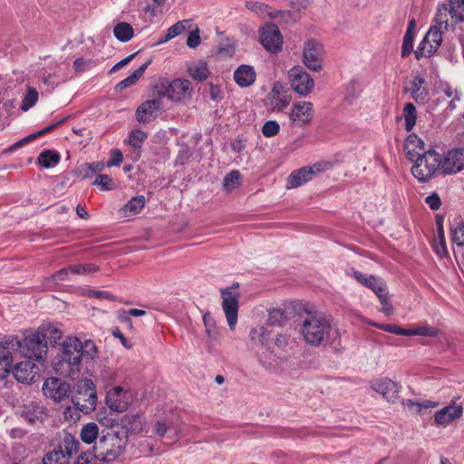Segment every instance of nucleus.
<instances>
[{
	"label": "nucleus",
	"instance_id": "f257e3e1",
	"mask_svg": "<svg viewBox=\"0 0 464 464\" xmlns=\"http://www.w3.org/2000/svg\"><path fill=\"white\" fill-rule=\"evenodd\" d=\"M300 334L307 344L315 347L339 337L337 329L322 314H307L302 321Z\"/></svg>",
	"mask_w": 464,
	"mask_h": 464
},
{
	"label": "nucleus",
	"instance_id": "f03ea898",
	"mask_svg": "<svg viewBox=\"0 0 464 464\" xmlns=\"http://www.w3.org/2000/svg\"><path fill=\"white\" fill-rule=\"evenodd\" d=\"M127 442L128 432L124 428L111 427L102 430L93 447L95 457L101 461H113L122 453Z\"/></svg>",
	"mask_w": 464,
	"mask_h": 464
},
{
	"label": "nucleus",
	"instance_id": "7ed1b4c3",
	"mask_svg": "<svg viewBox=\"0 0 464 464\" xmlns=\"http://www.w3.org/2000/svg\"><path fill=\"white\" fill-rule=\"evenodd\" d=\"M82 342L77 337L68 338L63 345V354L54 362V370L66 377L74 378L80 372L82 353Z\"/></svg>",
	"mask_w": 464,
	"mask_h": 464
},
{
	"label": "nucleus",
	"instance_id": "20e7f679",
	"mask_svg": "<svg viewBox=\"0 0 464 464\" xmlns=\"http://www.w3.org/2000/svg\"><path fill=\"white\" fill-rule=\"evenodd\" d=\"M415 163L411 168L412 175L420 182H427L432 179L442 168V160L437 151L429 150L413 160Z\"/></svg>",
	"mask_w": 464,
	"mask_h": 464
},
{
	"label": "nucleus",
	"instance_id": "39448f33",
	"mask_svg": "<svg viewBox=\"0 0 464 464\" xmlns=\"http://www.w3.org/2000/svg\"><path fill=\"white\" fill-rule=\"evenodd\" d=\"M73 406L84 414L91 413L96 408L97 394L95 386L91 380L84 379L77 382L72 397Z\"/></svg>",
	"mask_w": 464,
	"mask_h": 464
},
{
	"label": "nucleus",
	"instance_id": "423d86ee",
	"mask_svg": "<svg viewBox=\"0 0 464 464\" xmlns=\"http://www.w3.org/2000/svg\"><path fill=\"white\" fill-rule=\"evenodd\" d=\"M155 90L160 96H168L173 102L190 97L191 82L185 79H176L171 82L165 78H160L155 84Z\"/></svg>",
	"mask_w": 464,
	"mask_h": 464
},
{
	"label": "nucleus",
	"instance_id": "0eeeda50",
	"mask_svg": "<svg viewBox=\"0 0 464 464\" xmlns=\"http://www.w3.org/2000/svg\"><path fill=\"white\" fill-rule=\"evenodd\" d=\"M16 345L27 359L43 362L46 358L48 347L43 333L36 332L26 336L23 341L17 340Z\"/></svg>",
	"mask_w": 464,
	"mask_h": 464
},
{
	"label": "nucleus",
	"instance_id": "6e6552de",
	"mask_svg": "<svg viewBox=\"0 0 464 464\" xmlns=\"http://www.w3.org/2000/svg\"><path fill=\"white\" fill-rule=\"evenodd\" d=\"M324 46L314 39L304 42L303 63L311 71L319 72L323 68Z\"/></svg>",
	"mask_w": 464,
	"mask_h": 464
},
{
	"label": "nucleus",
	"instance_id": "1a4fd4ad",
	"mask_svg": "<svg viewBox=\"0 0 464 464\" xmlns=\"http://www.w3.org/2000/svg\"><path fill=\"white\" fill-rule=\"evenodd\" d=\"M330 168L328 162H317L310 167H304L293 171L286 179V188H295L311 180L313 177Z\"/></svg>",
	"mask_w": 464,
	"mask_h": 464
},
{
	"label": "nucleus",
	"instance_id": "9d476101",
	"mask_svg": "<svg viewBox=\"0 0 464 464\" xmlns=\"http://www.w3.org/2000/svg\"><path fill=\"white\" fill-rule=\"evenodd\" d=\"M238 284L236 283L231 288L221 289L222 296V308L226 314V318L228 326L231 330H234L237 322V312H238V297L239 294H233L231 289H237Z\"/></svg>",
	"mask_w": 464,
	"mask_h": 464
},
{
	"label": "nucleus",
	"instance_id": "9b49d317",
	"mask_svg": "<svg viewBox=\"0 0 464 464\" xmlns=\"http://www.w3.org/2000/svg\"><path fill=\"white\" fill-rule=\"evenodd\" d=\"M294 339L283 333L277 334L273 340V347L267 346L276 363L285 362L294 348Z\"/></svg>",
	"mask_w": 464,
	"mask_h": 464
},
{
	"label": "nucleus",
	"instance_id": "f8f14e48",
	"mask_svg": "<svg viewBox=\"0 0 464 464\" xmlns=\"http://www.w3.org/2000/svg\"><path fill=\"white\" fill-rule=\"evenodd\" d=\"M291 86L301 96L308 95L314 89V82L310 74L302 67L292 68L288 72Z\"/></svg>",
	"mask_w": 464,
	"mask_h": 464
},
{
	"label": "nucleus",
	"instance_id": "ddd939ff",
	"mask_svg": "<svg viewBox=\"0 0 464 464\" xmlns=\"http://www.w3.org/2000/svg\"><path fill=\"white\" fill-rule=\"evenodd\" d=\"M260 42L265 49L270 53H277L283 45V36L278 26L275 24H266L260 29Z\"/></svg>",
	"mask_w": 464,
	"mask_h": 464
},
{
	"label": "nucleus",
	"instance_id": "4468645a",
	"mask_svg": "<svg viewBox=\"0 0 464 464\" xmlns=\"http://www.w3.org/2000/svg\"><path fill=\"white\" fill-rule=\"evenodd\" d=\"M460 396L452 399L450 404L445 406L434 414V422L438 426L446 427L450 423L459 420L463 415V405L459 402Z\"/></svg>",
	"mask_w": 464,
	"mask_h": 464
},
{
	"label": "nucleus",
	"instance_id": "2eb2a0df",
	"mask_svg": "<svg viewBox=\"0 0 464 464\" xmlns=\"http://www.w3.org/2000/svg\"><path fill=\"white\" fill-rule=\"evenodd\" d=\"M44 394L54 401H61L72 392L71 385L59 378H47L43 385Z\"/></svg>",
	"mask_w": 464,
	"mask_h": 464
},
{
	"label": "nucleus",
	"instance_id": "dca6fc26",
	"mask_svg": "<svg viewBox=\"0 0 464 464\" xmlns=\"http://www.w3.org/2000/svg\"><path fill=\"white\" fill-rule=\"evenodd\" d=\"M314 116V107L309 102H298L295 103L289 113L292 126L304 127L311 123Z\"/></svg>",
	"mask_w": 464,
	"mask_h": 464
},
{
	"label": "nucleus",
	"instance_id": "f3484780",
	"mask_svg": "<svg viewBox=\"0 0 464 464\" xmlns=\"http://www.w3.org/2000/svg\"><path fill=\"white\" fill-rule=\"evenodd\" d=\"M14 378L22 383H30L35 381V377L39 374V368L34 362L28 359L26 361L16 363L13 368Z\"/></svg>",
	"mask_w": 464,
	"mask_h": 464
},
{
	"label": "nucleus",
	"instance_id": "a211bd4d",
	"mask_svg": "<svg viewBox=\"0 0 464 464\" xmlns=\"http://www.w3.org/2000/svg\"><path fill=\"white\" fill-rule=\"evenodd\" d=\"M371 388L388 401H394L397 399L400 389L397 382L386 377L372 381Z\"/></svg>",
	"mask_w": 464,
	"mask_h": 464
},
{
	"label": "nucleus",
	"instance_id": "6ab92c4d",
	"mask_svg": "<svg viewBox=\"0 0 464 464\" xmlns=\"http://www.w3.org/2000/svg\"><path fill=\"white\" fill-rule=\"evenodd\" d=\"M464 169V149L450 150L442 160V172L457 173Z\"/></svg>",
	"mask_w": 464,
	"mask_h": 464
},
{
	"label": "nucleus",
	"instance_id": "aec40b11",
	"mask_svg": "<svg viewBox=\"0 0 464 464\" xmlns=\"http://www.w3.org/2000/svg\"><path fill=\"white\" fill-rule=\"evenodd\" d=\"M20 415L28 423L34 424L37 421L42 422L45 419L47 416V411L40 402L31 401L23 406Z\"/></svg>",
	"mask_w": 464,
	"mask_h": 464
},
{
	"label": "nucleus",
	"instance_id": "412c9836",
	"mask_svg": "<svg viewBox=\"0 0 464 464\" xmlns=\"http://www.w3.org/2000/svg\"><path fill=\"white\" fill-rule=\"evenodd\" d=\"M160 108L161 102L158 99L144 102L136 111L137 121L142 123L149 122Z\"/></svg>",
	"mask_w": 464,
	"mask_h": 464
},
{
	"label": "nucleus",
	"instance_id": "4be33fe9",
	"mask_svg": "<svg viewBox=\"0 0 464 464\" xmlns=\"http://www.w3.org/2000/svg\"><path fill=\"white\" fill-rule=\"evenodd\" d=\"M404 150L410 160H414L415 158L427 152L424 148V141L415 133H411L407 137L404 143Z\"/></svg>",
	"mask_w": 464,
	"mask_h": 464
},
{
	"label": "nucleus",
	"instance_id": "5701e85b",
	"mask_svg": "<svg viewBox=\"0 0 464 464\" xmlns=\"http://www.w3.org/2000/svg\"><path fill=\"white\" fill-rule=\"evenodd\" d=\"M353 276L359 283L370 288L375 293V295L379 294L380 292H385L387 288L385 283L381 278H378L374 276H367L359 271H355Z\"/></svg>",
	"mask_w": 464,
	"mask_h": 464
},
{
	"label": "nucleus",
	"instance_id": "b1692460",
	"mask_svg": "<svg viewBox=\"0 0 464 464\" xmlns=\"http://www.w3.org/2000/svg\"><path fill=\"white\" fill-rule=\"evenodd\" d=\"M153 433L159 437H164L169 434L170 438H175L178 435V429L172 418L166 417L155 422L153 425Z\"/></svg>",
	"mask_w": 464,
	"mask_h": 464
},
{
	"label": "nucleus",
	"instance_id": "393cba45",
	"mask_svg": "<svg viewBox=\"0 0 464 464\" xmlns=\"http://www.w3.org/2000/svg\"><path fill=\"white\" fill-rule=\"evenodd\" d=\"M235 82L241 87H248L256 80V72L250 65H241L234 72Z\"/></svg>",
	"mask_w": 464,
	"mask_h": 464
},
{
	"label": "nucleus",
	"instance_id": "a878e982",
	"mask_svg": "<svg viewBox=\"0 0 464 464\" xmlns=\"http://www.w3.org/2000/svg\"><path fill=\"white\" fill-rule=\"evenodd\" d=\"M122 392L121 387H115L108 392L106 403L111 410L118 412H122L127 410V402L122 401L121 398H119L121 396Z\"/></svg>",
	"mask_w": 464,
	"mask_h": 464
},
{
	"label": "nucleus",
	"instance_id": "bb28decb",
	"mask_svg": "<svg viewBox=\"0 0 464 464\" xmlns=\"http://www.w3.org/2000/svg\"><path fill=\"white\" fill-rule=\"evenodd\" d=\"M144 205L145 198L143 196L134 197L120 208L119 214L121 218H128L136 215L142 210Z\"/></svg>",
	"mask_w": 464,
	"mask_h": 464
},
{
	"label": "nucleus",
	"instance_id": "cd10ccee",
	"mask_svg": "<svg viewBox=\"0 0 464 464\" xmlns=\"http://www.w3.org/2000/svg\"><path fill=\"white\" fill-rule=\"evenodd\" d=\"M151 60H148L145 63H143L141 66H140L137 70H135L130 76L123 79L116 85V90L122 91L133 84H135L138 80L142 76L145 70L148 68V66L150 64Z\"/></svg>",
	"mask_w": 464,
	"mask_h": 464
},
{
	"label": "nucleus",
	"instance_id": "c85d7f7f",
	"mask_svg": "<svg viewBox=\"0 0 464 464\" xmlns=\"http://www.w3.org/2000/svg\"><path fill=\"white\" fill-rule=\"evenodd\" d=\"M80 436L84 443L91 444L92 442H96L99 440L101 432L96 423L89 422L83 425L81 430Z\"/></svg>",
	"mask_w": 464,
	"mask_h": 464
},
{
	"label": "nucleus",
	"instance_id": "c756f323",
	"mask_svg": "<svg viewBox=\"0 0 464 464\" xmlns=\"http://www.w3.org/2000/svg\"><path fill=\"white\" fill-rule=\"evenodd\" d=\"M113 34L118 41L126 43L133 37L134 30L129 23L120 22L114 26Z\"/></svg>",
	"mask_w": 464,
	"mask_h": 464
},
{
	"label": "nucleus",
	"instance_id": "7c9ffc66",
	"mask_svg": "<svg viewBox=\"0 0 464 464\" xmlns=\"http://www.w3.org/2000/svg\"><path fill=\"white\" fill-rule=\"evenodd\" d=\"M424 82V78L420 75H416L412 81L411 96L417 103L424 102L428 95V91L422 88Z\"/></svg>",
	"mask_w": 464,
	"mask_h": 464
},
{
	"label": "nucleus",
	"instance_id": "2f4dec72",
	"mask_svg": "<svg viewBox=\"0 0 464 464\" xmlns=\"http://www.w3.org/2000/svg\"><path fill=\"white\" fill-rule=\"evenodd\" d=\"M250 339L258 345L266 346L270 339V333L265 326L252 328L249 333Z\"/></svg>",
	"mask_w": 464,
	"mask_h": 464
},
{
	"label": "nucleus",
	"instance_id": "473e14b6",
	"mask_svg": "<svg viewBox=\"0 0 464 464\" xmlns=\"http://www.w3.org/2000/svg\"><path fill=\"white\" fill-rule=\"evenodd\" d=\"M68 457L64 454L62 446L44 455L42 464H68Z\"/></svg>",
	"mask_w": 464,
	"mask_h": 464
},
{
	"label": "nucleus",
	"instance_id": "72a5a7b5",
	"mask_svg": "<svg viewBox=\"0 0 464 464\" xmlns=\"http://www.w3.org/2000/svg\"><path fill=\"white\" fill-rule=\"evenodd\" d=\"M60 154L54 150H46L40 153L38 157L39 164L45 168L49 169L53 165H56L60 161Z\"/></svg>",
	"mask_w": 464,
	"mask_h": 464
},
{
	"label": "nucleus",
	"instance_id": "f704fd0d",
	"mask_svg": "<svg viewBox=\"0 0 464 464\" xmlns=\"http://www.w3.org/2000/svg\"><path fill=\"white\" fill-rule=\"evenodd\" d=\"M13 355L6 348L0 349V379L10 372L13 366Z\"/></svg>",
	"mask_w": 464,
	"mask_h": 464
},
{
	"label": "nucleus",
	"instance_id": "c9c22d12",
	"mask_svg": "<svg viewBox=\"0 0 464 464\" xmlns=\"http://www.w3.org/2000/svg\"><path fill=\"white\" fill-rule=\"evenodd\" d=\"M402 116L405 121V130L411 131L416 124L417 112L413 103L408 102L404 105Z\"/></svg>",
	"mask_w": 464,
	"mask_h": 464
},
{
	"label": "nucleus",
	"instance_id": "e433bc0d",
	"mask_svg": "<svg viewBox=\"0 0 464 464\" xmlns=\"http://www.w3.org/2000/svg\"><path fill=\"white\" fill-rule=\"evenodd\" d=\"M450 15L455 23L464 21V0H449Z\"/></svg>",
	"mask_w": 464,
	"mask_h": 464
},
{
	"label": "nucleus",
	"instance_id": "4c0bfd02",
	"mask_svg": "<svg viewBox=\"0 0 464 464\" xmlns=\"http://www.w3.org/2000/svg\"><path fill=\"white\" fill-rule=\"evenodd\" d=\"M203 324L205 326V333L208 337L212 340H217L218 337V330L216 321L209 312L204 314Z\"/></svg>",
	"mask_w": 464,
	"mask_h": 464
},
{
	"label": "nucleus",
	"instance_id": "58836bf2",
	"mask_svg": "<svg viewBox=\"0 0 464 464\" xmlns=\"http://www.w3.org/2000/svg\"><path fill=\"white\" fill-rule=\"evenodd\" d=\"M189 74L195 80L205 81L209 75L207 63H199L194 66H191L189 68Z\"/></svg>",
	"mask_w": 464,
	"mask_h": 464
},
{
	"label": "nucleus",
	"instance_id": "ea45409f",
	"mask_svg": "<svg viewBox=\"0 0 464 464\" xmlns=\"http://www.w3.org/2000/svg\"><path fill=\"white\" fill-rule=\"evenodd\" d=\"M240 173L238 170H232L223 179V187L230 192L239 186Z\"/></svg>",
	"mask_w": 464,
	"mask_h": 464
},
{
	"label": "nucleus",
	"instance_id": "a19ab883",
	"mask_svg": "<svg viewBox=\"0 0 464 464\" xmlns=\"http://www.w3.org/2000/svg\"><path fill=\"white\" fill-rule=\"evenodd\" d=\"M71 274L74 275H91L99 270V266L94 264H74L69 266Z\"/></svg>",
	"mask_w": 464,
	"mask_h": 464
},
{
	"label": "nucleus",
	"instance_id": "79ce46f5",
	"mask_svg": "<svg viewBox=\"0 0 464 464\" xmlns=\"http://www.w3.org/2000/svg\"><path fill=\"white\" fill-rule=\"evenodd\" d=\"M437 49L433 46L431 43H426L425 37L418 46L417 50L414 52L415 57L417 60H420L422 57H430L431 56Z\"/></svg>",
	"mask_w": 464,
	"mask_h": 464
},
{
	"label": "nucleus",
	"instance_id": "37998d69",
	"mask_svg": "<svg viewBox=\"0 0 464 464\" xmlns=\"http://www.w3.org/2000/svg\"><path fill=\"white\" fill-rule=\"evenodd\" d=\"M80 446L79 441L72 435L66 434L63 439L64 454L68 457V459L72 454L77 453Z\"/></svg>",
	"mask_w": 464,
	"mask_h": 464
},
{
	"label": "nucleus",
	"instance_id": "c03bdc74",
	"mask_svg": "<svg viewBox=\"0 0 464 464\" xmlns=\"http://www.w3.org/2000/svg\"><path fill=\"white\" fill-rule=\"evenodd\" d=\"M440 28L441 27H438L436 25L431 26L424 36L425 42L431 43L436 49L439 48L442 41Z\"/></svg>",
	"mask_w": 464,
	"mask_h": 464
},
{
	"label": "nucleus",
	"instance_id": "a18cd8bd",
	"mask_svg": "<svg viewBox=\"0 0 464 464\" xmlns=\"http://www.w3.org/2000/svg\"><path fill=\"white\" fill-rule=\"evenodd\" d=\"M38 101V92L35 88L28 87L27 93L25 94L23 102H22V110L27 111L32 108Z\"/></svg>",
	"mask_w": 464,
	"mask_h": 464
},
{
	"label": "nucleus",
	"instance_id": "49530a36",
	"mask_svg": "<svg viewBox=\"0 0 464 464\" xmlns=\"http://www.w3.org/2000/svg\"><path fill=\"white\" fill-rule=\"evenodd\" d=\"M372 324L374 325L375 327H377L381 330H383L385 332H388V333L395 334L398 335H406V336L411 335V329H404V328H401L395 324H377V323H372Z\"/></svg>",
	"mask_w": 464,
	"mask_h": 464
},
{
	"label": "nucleus",
	"instance_id": "de8ad7c7",
	"mask_svg": "<svg viewBox=\"0 0 464 464\" xmlns=\"http://www.w3.org/2000/svg\"><path fill=\"white\" fill-rule=\"evenodd\" d=\"M80 352L82 353V358L93 360L97 355L98 349L92 340H86L83 343H82Z\"/></svg>",
	"mask_w": 464,
	"mask_h": 464
},
{
	"label": "nucleus",
	"instance_id": "09e8293b",
	"mask_svg": "<svg viewBox=\"0 0 464 464\" xmlns=\"http://www.w3.org/2000/svg\"><path fill=\"white\" fill-rule=\"evenodd\" d=\"M93 185L100 187L102 190H112L116 188L113 180L105 174H99L93 182Z\"/></svg>",
	"mask_w": 464,
	"mask_h": 464
},
{
	"label": "nucleus",
	"instance_id": "8fccbe9b",
	"mask_svg": "<svg viewBox=\"0 0 464 464\" xmlns=\"http://www.w3.org/2000/svg\"><path fill=\"white\" fill-rule=\"evenodd\" d=\"M285 313L281 309H272L268 314V324L270 325H283L285 322Z\"/></svg>",
	"mask_w": 464,
	"mask_h": 464
},
{
	"label": "nucleus",
	"instance_id": "3c124183",
	"mask_svg": "<svg viewBox=\"0 0 464 464\" xmlns=\"http://www.w3.org/2000/svg\"><path fill=\"white\" fill-rule=\"evenodd\" d=\"M189 20H181L177 22L175 24L170 26L167 30V39H173L174 37L180 35L186 30V24L189 23Z\"/></svg>",
	"mask_w": 464,
	"mask_h": 464
},
{
	"label": "nucleus",
	"instance_id": "603ef678",
	"mask_svg": "<svg viewBox=\"0 0 464 464\" xmlns=\"http://www.w3.org/2000/svg\"><path fill=\"white\" fill-rule=\"evenodd\" d=\"M452 241L459 246H464V221L457 224L451 229Z\"/></svg>",
	"mask_w": 464,
	"mask_h": 464
},
{
	"label": "nucleus",
	"instance_id": "864d4df0",
	"mask_svg": "<svg viewBox=\"0 0 464 464\" xmlns=\"http://www.w3.org/2000/svg\"><path fill=\"white\" fill-rule=\"evenodd\" d=\"M450 14V6L447 4H443L438 8L436 14V23L441 27L443 24L445 28L448 27V15Z\"/></svg>",
	"mask_w": 464,
	"mask_h": 464
},
{
	"label": "nucleus",
	"instance_id": "5fc2aeb1",
	"mask_svg": "<svg viewBox=\"0 0 464 464\" xmlns=\"http://www.w3.org/2000/svg\"><path fill=\"white\" fill-rule=\"evenodd\" d=\"M105 166H107V164H104L102 161H95V162L84 164L82 167V171L83 172V178L84 179L89 178V176H90L89 172L97 173V172L102 171L104 169Z\"/></svg>",
	"mask_w": 464,
	"mask_h": 464
},
{
	"label": "nucleus",
	"instance_id": "6e6d98bb",
	"mask_svg": "<svg viewBox=\"0 0 464 464\" xmlns=\"http://www.w3.org/2000/svg\"><path fill=\"white\" fill-rule=\"evenodd\" d=\"M147 138L146 133L141 130H132L129 137V143L133 148H140Z\"/></svg>",
	"mask_w": 464,
	"mask_h": 464
},
{
	"label": "nucleus",
	"instance_id": "4d7b16f0",
	"mask_svg": "<svg viewBox=\"0 0 464 464\" xmlns=\"http://www.w3.org/2000/svg\"><path fill=\"white\" fill-rule=\"evenodd\" d=\"M280 130V126L276 121H267L262 127V133L266 138L276 136Z\"/></svg>",
	"mask_w": 464,
	"mask_h": 464
},
{
	"label": "nucleus",
	"instance_id": "13d9d810",
	"mask_svg": "<svg viewBox=\"0 0 464 464\" xmlns=\"http://www.w3.org/2000/svg\"><path fill=\"white\" fill-rule=\"evenodd\" d=\"M376 295L382 304L381 311L387 316L392 315L393 314V308L390 304L389 295H387L386 291L380 292Z\"/></svg>",
	"mask_w": 464,
	"mask_h": 464
},
{
	"label": "nucleus",
	"instance_id": "bf43d9fd",
	"mask_svg": "<svg viewBox=\"0 0 464 464\" xmlns=\"http://www.w3.org/2000/svg\"><path fill=\"white\" fill-rule=\"evenodd\" d=\"M411 335L437 336L439 334V329L430 327L429 325H422L411 329Z\"/></svg>",
	"mask_w": 464,
	"mask_h": 464
},
{
	"label": "nucleus",
	"instance_id": "052dcab7",
	"mask_svg": "<svg viewBox=\"0 0 464 464\" xmlns=\"http://www.w3.org/2000/svg\"><path fill=\"white\" fill-rule=\"evenodd\" d=\"M41 333L44 335V340L46 341L48 339L50 343H56L62 339V332L54 326H48Z\"/></svg>",
	"mask_w": 464,
	"mask_h": 464
},
{
	"label": "nucleus",
	"instance_id": "680f3d73",
	"mask_svg": "<svg viewBox=\"0 0 464 464\" xmlns=\"http://www.w3.org/2000/svg\"><path fill=\"white\" fill-rule=\"evenodd\" d=\"M413 49V36L412 35H404L403 43L401 46V56L407 57L410 55Z\"/></svg>",
	"mask_w": 464,
	"mask_h": 464
},
{
	"label": "nucleus",
	"instance_id": "e2e57ef3",
	"mask_svg": "<svg viewBox=\"0 0 464 464\" xmlns=\"http://www.w3.org/2000/svg\"><path fill=\"white\" fill-rule=\"evenodd\" d=\"M200 44L199 29L197 27L194 31L190 32L188 39L187 45L189 48H196Z\"/></svg>",
	"mask_w": 464,
	"mask_h": 464
},
{
	"label": "nucleus",
	"instance_id": "0e129e2a",
	"mask_svg": "<svg viewBox=\"0 0 464 464\" xmlns=\"http://www.w3.org/2000/svg\"><path fill=\"white\" fill-rule=\"evenodd\" d=\"M89 297H95L98 299H107L110 301H115L116 296L111 295L107 291H98V290H89L88 295Z\"/></svg>",
	"mask_w": 464,
	"mask_h": 464
},
{
	"label": "nucleus",
	"instance_id": "69168bd1",
	"mask_svg": "<svg viewBox=\"0 0 464 464\" xmlns=\"http://www.w3.org/2000/svg\"><path fill=\"white\" fill-rule=\"evenodd\" d=\"M425 201L432 210H438L441 205L440 198L437 193L428 196Z\"/></svg>",
	"mask_w": 464,
	"mask_h": 464
},
{
	"label": "nucleus",
	"instance_id": "338daca9",
	"mask_svg": "<svg viewBox=\"0 0 464 464\" xmlns=\"http://www.w3.org/2000/svg\"><path fill=\"white\" fill-rule=\"evenodd\" d=\"M246 7L255 13L261 14L265 13V11L267 9V5L256 1H246Z\"/></svg>",
	"mask_w": 464,
	"mask_h": 464
},
{
	"label": "nucleus",
	"instance_id": "774afa93",
	"mask_svg": "<svg viewBox=\"0 0 464 464\" xmlns=\"http://www.w3.org/2000/svg\"><path fill=\"white\" fill-rule=\"evenodd\" d=\"M95 459H97L95 457V452L93 454L90 452H84L77 458L75 464H94Z\"/></svg>",
	"mask_w": 464,
	"mask_h": 464
}]
</instances>
